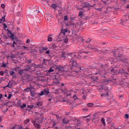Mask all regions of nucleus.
Instances as JSON below:
<instances>
[{
	"label": "nucleus",
	"mask_w": 129,
	"mask_h": 129,
	"mask_svg": "<svg viewBox=\"0 0 129 129\" xmlns=\"http://www.w3.org/2000/svg\"><path fill=\"white\" fill-rule=\"evenodd\" d=\"M7 66H8V63L3 62L2 65L1 66V67H7Z\"/></svg>",
	"instance_id": "nucleus-28"
},
{
	"label": "nucleus",
	"mask_w": 129,
	"mask_h": 129,
	"mask_svg": "<svg viewBox=\"0 0 129 129\" xmlns=\"http://www.w3.org/2000/svg\"><path fill=\"white\" fill-rule=\"evenodd\" d=\"M92 51L93 52H100V50H99V49L97 48V47L95 48L94 49H93Z\"/></svg>",
	"instance_id": "nucleus-27"
},
{
	"label": "nucleus",
	"mask_w": 129,
	"mask_h": 129,
	"mask_svg": "<svg viewBox=\"0 0 129 129\" xmlns=\"http://www.w3.org/2000/svg\"><path fill=\"white\" fill-rule=\"evenodd\" d=\"M24 70H21L20 71H19V74H20V75H21V76H22V75H23V74H24Z\"/></svg>",
	"instance_id": "nucleus-26"
},
{
	"label": "nucleus",
	"mask_w": 129,
	"mask_h": 129,
	"mask_svg": "<svg viewBox=\"0 0 129 129\" xmlns=\"http://www.w3.org/2000/svg\"><path fill=\"white\" fill-rule=\"evenodd\" d=\"M10 75H11V76L14 75V74H15L14 71H11L10 72Z\"/></svg>",
	"instance_id": "nucleus-42"
},
{
	"label": "nucleus",
	"mask_w": 129,
	"mask_h": 129,
	"mask_svg": "<svg viewBox=\"0 0 129 129\" xmlns=\"http://www.w3.org/2000/svg\"><path fill=\"white\" fill-rule=\"evenodd\" d=\"M63 42L64 43H68V38H64L63 39Z\"/></svg>",
	"instance_id": "nucleus-40"
},
{
	"label": "nucleus",
	"mask_w": 129,
	"mask_h": 129,
	"mask_svg": "<svg viewBox=\"0 0 129 129\" xmlns=\"http://www.w3.org/2000/svg\"><path fill=\"white\" fill-rule=\"evenodd\" d=\"M30 39H27V41H26V43L27 44H29V43H30Z\"/></svg>",
	"instance_id": "nucleus-60"
},
{
	"label": "nucleus",
	"mask_w": 129,
	"mask_h": 129,
	"mask_svg": "<svg viewBox=\"0 0 129 129\" xmlns=\"http://www.w3.org/2000/svg\"><path fill=\"white\" fill-rule=\"evenodd\" d=\"M1 98H3V94H0V99Z\"/></svg>",
	"instance_id": "nucleus-64"
},
{
	"label": "nucleus",
	"mask_w": 129,
	"mask_h": 129,
	"mask_svg": "<svg viewBox=\"0 0 129 129\" xmlns=\"http://www.w3.org/2000/svg\"><path fill=\"white\" fill-rule=\"evenodd\" d=\"M51 47L53 49H57V45L55 43H52L51 45Z\"/></svg>",
	"instance_id": "nucleus-22"
},
{
	"label": "nucleus",
	"mask_w": 129,
	"mask_h": 129,
	"mask_svg": "<svg viewBox=\"0 0 129 129\" xmlns=\"http://www.w3.org/2000/svg\"><path fill=\"white\" fill-rule=\"evenodd\" d=\"M113 56L116 57L117 61L118 62H124V59H122V55L119 54V52L115 51L113 53Z\"/></svg>",
	"instance_id": "nucleus-3"
},
{
	"label": "nucleus",
	"mask_w": 129,
	"mask_h": 129,
	"mask_svg": "<svg viewBox=\"0 0 129 129\" xmlns=\"http://www.w3.org/2000/svg\"><path fill=\"white\" fill-rule=\"evenodd\" d=\"M61 86H63L64 88H65L66 87L64 86L65 84H64V83H61Z\"/></svg>",
	"instance_id": "nucleus-59"
},
{
	"label": "nucleus",
	"mask_w": 129,
	"mask_h": 129,
	"mask_svg": "<svg viewBox=\"0 0 129 129\" xmlns=\"http://www.w3.org/2000/svg\"><path fill=\"white\" fill-rule=\"evenodd\" d=\"M31 96L35 97L37 93H35V90H30Z\"/></svg>",
	"instance_id": "nucleus-16"
},
{
	"label": "nucleus",
	"mask_w": 129,
	"mask_h": 129,
	"mask_svg": "<svg viewBox=\"0 0 129 129\" xmlns=\"http://www.w3.org/2000/svg\"><path fill=\"white\" fill-rule=\"evenodd\" d=\"M76 20V17H71L70 18V21H75Z\"/></svg>",
	"instance_id": "nucleus-39"
},
{
	"label": "nucleus",
	"mask_w": 129,
	"mask_h": 129,
	"mask_svg": "<svg viewBox=\"0 0 129 129\" xmlns=\"http://www.w3.org/2000/svg\"><path fill=\"white\" fill-rule=\"evenodd\" d=\"M86 95H83L82 99H86Z\"/></svg>",
	"instance_id": "nucleus-52"
},
{
	"label": "nucleus",
	"mask_w": 129,
	"mask_h": 129,
	"mask_svg": "<svg viewBox=\"0 0 129 129\" xmlns=\"http://www.w3.org/2000/svg\"><path fill=\"white\" fill-rule=\"evenodd\" d=\"M30 122V119H27L26 120H24L25 124H27V123H29Z\"/></svg>",
	"instance_id": "nucleus-29"
},
{
	"label": "nucleus",
	"mask_w": 129,
	"mask_h": 129,
	"mask_svg": "<svg viewBox=\"0 0 129 129\" xmlns=\"http://www.w3.org/2000/svg\"><path fill=\"white\" fill-rule=\"evenodd\" d=\"M47 60L43 59V61L42 62V64H46V61Z\"/></svg>",
	"instance_id": "nucleus-57"
},
{
	"label": "nucleus",
	"mask_w": 129,
	"mask_h": 129,
	"mask_svg": "<svg viewBox=\"0 0 129 129\" xmlns=\"http://www.w3.org/2000/svg\"><path fill=\"white\" fill-rule=\"evenodd\" d=\"M51 8H52V9H54V10H55L57 8V5L55 4H52L51 5Z\"/></svg>",
	"instance_id": "nucleus-25"
},
{
	"label": "nucleus",
	"mask_w": 129,
	"mask_h": 129,
	"mask_svg": "<svg viewBox=\"0 0 129 129\" xmlns=\"http://www.w3.org/2000/svg\"><path fill=\"white\" fill-rule=\"evenodd\" d=\"M64 21H68V16H64Z\"/></svg>",
	"instance_id": "nucleus-33"
},
{
	"label": "nucleus",
	"mask_w": 129,
	"mask_h": 129,
	"mask_svg": "<svg viewBox=\"0 0 129 129\" xmlns=\"http://www.w3.org/2000/svg\"><path fill=\"white\" fill-rule=\"evenodd\" d=\"M79 17H81L82 19L84 18V14H83V12L80 11L79 13Z\"/></svg>",
	"instance_id": "nucleus-17"
},
{
	"label": "nucleus",
	"mask_w": 129,
	"mask_h": 129,
	"mask_svg": "<svg viewBox=\"0 0 129 129\" xmlns=\"http://www.w3.org/2000/svg\"><path fill=\"white\" fill-rule=\"evenodd\" d=\"M16 77H17V76H16V75H13V76H12V78H13V79H15V78H16Z\"/></svg>",
	"instance_id": "nucleus-58"
},
{
	"label": "nucleus",
	"mask_w": 129,
	"mask_h": 129,
	"mask_svg": "<svg viewBox=\"0 0 129 129\" xmlns=\"http://www.w3.org/2000/svg\"><path fill=\"white\" fill-rule=\"evenodd\" d=\"M38 95H39V96H42V95H44L43 91H41L39 93Z\"/></svg>",
	"instance_id": "nucleus-34"
},
{
	"label": "nucleus",
	"mask_w": 129,
	"mask_h": 129,
	"mask_svg": "<svg viewBox=\"0 0 129 129\" xmlns=\"http://www.w3.org/2000/svg\"><path fill=\"white\" fill-rule=\"evenodd\" d=\"M82 5V7L83 8H92L93 7V6L89 5V3L88 2H85L83 3Z\"/></svg>",
	"instance_id": "nucleus-9"
},
{
	"label": "nucleus",
	"mask_w": 129,
	"mask_h": 129,
	"mask_svg": "<svg viewBox=\"0 0 129 129\" xmlns=\"http://www.w3.org/2000/svg\"><path fill=\"white\" fill-rule=\"evenodd\" d=\"M60 84L61 83H60V81L57 78L53 79V85H60Z\"/></svg>",
	"instance_id": "nucleus-8"
},
{
	"label": "nucleus",
	"mask_w": 129,
	"mask_h": 129,
	"mask_svg": "<svg viewBox=\"0 0 129 129\" xmlns=\"http://www.w3.org/2000/svg\"><path fill=\"white\" fill-rule=\"evenodd\" d=\"M10 82L8 83V84L5 87H8L9 88H12V85H10Z\"/></svg>",
	"instance_id": "nucleus-38"
},
{
	"label": "nucleus",
	"mask_w": 129,
	"mask_h": 129,
	"mask_svg": "<svg viewBox=\"0 0 129 129\" xmlns=\"http://www.w3.org/2000/svg\"><path fill=\"white\" fill-rule=\"evenodd\" d=\"M5 21H6V16L2 17V19H0V24L1 23H3V22H5Z\"/></svg>",
	"instance_id": "nucleus-21"
},
{
	"label": "nucleus",
	"mask_w": 129,
	"mask_h": 129,
	"mask_svg": "<svg viewBox=\"0 0 129 129\" xmlns=\"http://www.w3.org/2000/svg\"><path fill=\"white\" fill-rule=\"evenodd\" d=\"M1 7H2V9H5V4H2L1 5Z\"/></svg>",
	"instance_id": "nucleus-54"
},
{
	"label": "nucleus",
	"mask_w": 129,
	"mask_h": 129,
	"mask_svg": "<svg viewBox=\"0 0 129 129\" xmlns=\"http://www.w3.org/2000/svg\"><path fill=\"white\" fill-rule=\"evenodd\" d=\"M17 104L19 106H20V107H21L22 105V102H21V101H18L17 102Z\"/></svg>",
	"instance_id": "nucleus-36"
},
{
	"label": "nucleus",
	"mask_w": 129,
	"mask_h": 129,
	"mask_svg": "<svg viewBox=\"0 0 129 129\" xmlns=\"http://www.w3.org/2000/svg\"><path fill=\"white\" fill-rule=\"evenodd\" d=\"M86 42L87 43V44H89V43L91 42V39L89 38L88 40L86 41Z\"/></svg>",
	"instance_id": "nucleus-47"
},
{
	"label": "nucleus",
	"mask_w": 129,
	"mask_h": 129,
	"mask_svg": "<svg viewBox=\"0 0 129 129\" xmlns=\"http://www.w3.org/2000/svg\"><path fill=\"white\" fill-rule=\"evenodd\" d=\"M129 115L128 114H125L124 116V118H128Z\"/></svg>",
	"instance_id": "nucleus-50"
},
{
	"label": "nucleus",
	"mask_w": 129,
	"mask_h": 129,
	"mask_svg": "<svg viewBox=\"0 0 129 129\" xmlns=\"http://www.w3.org/2000/svg\"><path fill=\"white\" fill-rule=\"evenodd\" d=\"M55 125H56V122H53L52 126H55Z\"/></svg>",
	"instance_id": "nucleus-63"
},
{
	"label": "nucleus",
	"mask_w": 129,
	"mask_h": 129,
	"mask_svg": "<svg viewBox=\"0 0 129 129\" xmlns=\"http://www.w3.org/2000/svg\"><path fill=\"white\" fill-rule=\"evenodd\" d=\"M24 91L29 92V91H30V90H29V87H27V88L24 89Z\"/></svg>",
	"instance_id": "nucleus-41"
},
{
	"label": "nucleus",
	"mask_w": 129,
	"mask_h": 129,
	"mask_svg": "<svg viewBox=\"0 0 129 129\" xmlns=\"http://www.w3.org/2000/svg\"><path fill=\"white\" fill-rule=\"evenodd\" d=\"M36 105L38 106V107H40V106H42V103L40 102H37L36 103Z\"/></svg>",
	"instance_id": "nucleus-24"
},
{
	"label": "nucleus",
	"mask_w": 129,
	"mask_h": 129,
	"mask_svg": "<svg viewBox=\"0 0 129 129\" xmlns=\"http://www.w3.org/2000/svg\"><path fill=\"white\" fill-rule=\"evenodd\" d=\"M16 15L18 16V17H22V14L21 13V12H17Z\"/></svg>",
	"instance_id": "nucleus-35"
},
{
	"label": "nucleus",
	"mask_w": 129,
	"mask_h": 129,
	"mask_svg": "<svg viewBox=\"0 0 129 129\" xmlns=\"http://www.w3.org/2000/svg\"><path fill=\"white\" fill-rule=\"evenodd\" d=\"M72 53H66L65 52H62L61 57V58H63L64 60H66L67 59V57H71L72 56Z\"/></svg>",
	"instance_id": "nucleus-4"
},
{
	"label": "nucleus",
	"mask_w": 129,
	"mask_h": 129,
	"mask_svg": "<svg viewBox=\"0 0 129 129\" xmlns=\"http://www.w3.org/2000/svg\"><path fill=\"white\" fill-rule=\"evenodd\" d=\"M88 107H93V103H89L87 104Z\"/></svg>",
	"instance_id": "nucleus-23"
},
{
	"label": "nucleus",
	"mask_w": 129,
	"mask_h": 129,
	"mask_svg": "<svg viewBox=\"0 0 129 129\" xmlns=\"http://www.w3.org/2000/svg\"><path fill=\"white\" fill-rule=\"evenodd\" d=\"M34 125L35 127H37L38 129L40 128V124L37 123L36 122H34Z\"/></svg>",
	"instance_id": "nucleus-18"
},
{
	"label": "nucleus",
	"mask_w": 129,
	"mask_h": 129,
	"mask_svg": "<svg viewBox=\"0 0 129 129\" xmlns=\"http://www.w3.org/2000/svg\"><path fill=\"white\" fill-rule=\"evenodd\" d=\"M4 73H5L3 71H1L0 72V75H1V76H4Z\"/></svg>",
	"instance_id": "nucleus-51"
},
{
	"label": "nucleus",
	"mask_w": 129,
	"mask_h": 129,
	"mask_svg": "<svg viewBox=\"0 0 129 129\" xmlns=\"http://www.w3.org/2000/svg\"><path fill=\"white\" fill-rule=\"evenodd\" d=\"M88 48H90V49L92 50H94V49H96L97 48V46H96L95 45H93L92 46H91V44H90L88 46H87Z\"/></svg>",
	"instance_id": "nucleus-15"
},
{
	"label": "nucleus",
	"mask_w": 129,
	"mask_h": 129,
	"mask_svg": "<svg viewBox=\"0 0 129 129\" xmlns=\"http://www.w3.org/2000/svg\"><path fill=\"white\" fill-rule=\"evenodd\" d=\"M108 73H112V74H116L118 73V71L117 70V68L115 67H111L109 69V72L104 73V74L101 75V77H103L105 78V76L108 74Z\"/></svg>",
	"instance_id": "nucleus-2"
},
{
	"label": "nucleus",
	"mask_w": 129,
	"mask_h": 129,
	"mask_svg": "<svg viewBox=\"0 0 129 129\" xmlns=\"http://www.w3.org/2000/svg\"><path fill=\"white\" fill-rule=\"evenodd\" d=\"M43 93L44 95H47V94H49V90L47 89H44L43 90Z\"/></svg>",
	"instance_id": "nucleus-19"
},
{
	"label": "nucleus",
	"mask_w": 129,
	"mask_h": 129,
	"mask_svg": "<svg viewBox=\"0 0 129 129\" xmlns=\"http://www.w3.org/2000/svg\"><path fill=\"white\" fill-rule=\"evenodd\" d=\"M31 62H32V60H30V59L26 61L27 64H30V63H31Z\"/></svg>",
	"instance_id": "nucleus-53"
},
{
	"label": "nucleus",
	"mask_w": 129,
	"mask_h": 129,
	"mask_svg": "<svg viewBox=\"0 0 129 129\" xmlns=\"http://www.w3.org/2000/svg\"><path fill=\"white\" fill-rule=\"evenodd\" d=\"M11 129H23V126H22V125L15 124V126Z\"/></svg>",
	"instance_id": "nucleus-13"
},
{
	"label": "nucleus",
	"mask_w": 129,
	"mask_h": 129,
	"mask_svg": "<svg viewBox=\"0 0 129 129\" xmlns=\"http://www.w3.org/2000/svg\"><path fill=\"white\" fill-rule=\"evenodd\" d=\"M101 122L102 123V124L104 126H105L106 124H105V119L103 118L102 117L101 119Z\"/></svg>",
	"instance_id": "nucleus-20"
},
{
	"label": "nucleus",
	"mask_w": 129,
	"mask_h": 129,
	"mask_svg": "<svg viewBox=\"0 0 129 129\" xmlns=\"http://www.w3.org/2000/svg\"><path fill=\"white\" fill-rule=\"evenodd\" d=\"M83 110H84L85 111H87V110H88V109H87V108H84Z\"/></svg>",
	"instance_id": "nucleus-62"
},
{
	"label": "nucleus",
	"mask_w": 129,
	"mask_h": 129,
	"mask_svg": "<svg viewBox=\"0 0 129 129\" xmlns=\"http://www.w3.org/2000/svg\"><path fill=\"white\" fill-rule=\"evenodd\" d=\"M3 26L4 29H7L8 28V26H7V24L6 23L3 24Z\"/></svg>",
	"instance_id": "nucleus-46"
},
{
	"label": "nucleus",
	"mask_w": 129,
	"mask_h": 129,
	"mask_svg": "<svg viewBox=\"0 0 129 129\" xmlns=\"http://www.w3.org/2000/svg\"><path fill=\"white\" fill-rule=\"evenodd\" d=\"M118 73L119 74H121V75H123V74H126L127 75H129V74L125 71V70L123 69H121L118 71Z\"/></svg>",
	"instance_id": "nucleus-7"
},
{
	"label": "nucleus",
	"mask_w": 129,
	"mask_h": 129,
	"mask_svg": "<svg viewBox=\"0 0 129 129\" xmlns=\"http://www.w3.org/2000/svg\"><path fill=\"white\" fill-rule=\"evenodd\" d=\"M62 122L63 123V124H68V123H69L70 122V120H69L67 119V118L65 117L62 120Z\"/></svg>",
	"instance_id": "nucleus-11"
},
{
	"label": "nucleus",
	"mask_w": 129,
	"mask_h": 129,
	"mask_svg": "<svg viewBox=\"0 0 129 129\" xmlns=\"http://www.w3.org/2000/svg\"><path fill=\"white\" fill-rule=\"evenodd\" d=\"M72 102H70L71 104H72V103H74V101H76V100H78V97L76 96V95H74L72 97Z\"/></svg>",
	"instance_id": "nucleus-10"
},
{
	"label": "nucleus",
	"mask_w": 129,
	"mask_h": 129,
	"mask_svg": "<svg viewBox=\"0 0 129 129\" xmlns=\"http://www.w3.org/2000/svg\"><path fill=\"white\" fill-rule=\"evenodd\" d=\"M90 52V51H83V53H85V54H88Z\"/></svg>",
	"instance_id": "nucleus-55"
},
{
	"label": "nucleus",
	"mask_w": 129,
	"mask_h": 129,
	"mask_svg": "<svg viewBox=\"0 0 129 129\" xmlns=\"http://www.w3.org/2000/svg\"><path fill=\"white\" fill-rule=\"evenodd\" d=\"M10 33L11 35V36H10V38H14V34H13L11 31H10Z\"/></svg>",
	"instance_id": "nucleus-56"
},
{
	"label": "nucleus",
	"mask_w": 129,
	"mask_h": 129,
	"mask_svg": "<svg viewBox=\"0 0 129 129\" xmlns=\"http://www.w3.org/2000/svg\"><path fill=\"white\" fill-rule=\"evenodd\" d=\"M96 80H98V77H96L93 78V81H96Z\"/></svg>",
	"instance_id": "nucleus-48"
},
{
	"label": "nucleus",
	"mask_w": 129,
	"mask_h": 129,
	"mask_svg": "<svg viewBox=\"0 0 129 129\" xmlns=\"http://www.w3.org/2000/svg\"><path fill=\"white\" fill-rule=\"evenodd\" d=\"M29 90H33L32 89H33V90H35V88H34V87L32 86V85H30V87H29Z\"/></svg>",
	"instance_id": "nucleus-31"
},
{
	"label": "nucleus",
	"mask_w": 129,
	"mask_h": 129,
	"mask_svg": "<svg viewBox=\"0 0 129 129\" xmlns=\"http://www.w3.org/2000/svg\"><path fill=\"white\" fill-rule=\"evenodd\" d=\"M47 41H48V42H52V41H53V39H52V37H49L47 39Z\"/></svg>",
	"instance_id": "nucleus-37"
},
{
	"label": "nucleus",
	"mask_w": 129,
	"mask_h": 129,
	"mask_svg": "<svg viewBox=\"0 0 129 129\" xmlns=\"http://www.w3.org/2000/svg\"><path fill=\"white\" fill-rule=\"evenodd\" d=\"M53 71H54V70H53V69H52V68H51L49 70L48 72L51 73V72H53Z\"/></svg>",
	"instance_id": "nucleus-44"
},
{
	"label": "nucleus",
	"mask_w": 129,
	"mask_h": 129,
	"mask_svg": "<svg viewBox=\"0 0 129 129\" xmlns=\"http://www.w3.org/2000/svg\"><path fill=\"white\" fill-rule=\"evenodd\" d=\"M69 65H66L64 67L61 66H55V71L58 72V73H63L64 71H75L76 70V68H79L80 70H83V69L81 67H79V64L77 63L75 58L72 57L70 60H69Z\"/></svg>",
	"instance_id": "nucleus-1"
},
{
	"label": "nucleus",
	"mask_w": 129,
	"mask_h": 129,
	"mask_svg": "<svg viewBox=\"0 0 129 129\" xmlns=\"http://www.w3.org/2000/svg\"><path fill=\"white\" fill-rule=\"evenodd\" d=\"M68 32V30L67 29H62L61 30V32L59 34V35H57L58 39H61V38H63V36H62V35H65L66 33Z\"/></svg>",
	"instance_id": "nucleus-5"
},
{
	"label": "nucleus",
	"mask_w": 129,
	"mask_h": 129,
	"mask_svg": "<svg viewBox=\"0 0 129 129\" xmlns=\"http://www.w3.org/2000/svg\"><path fill=\"white\" fill-rule=\"evenodd\" d=\"M33 107H34L33 105H28L27 106V108H29V109H32V108H33Z\"/></svg>",
	"instance_id": "nucleus-32"
},
{
	"label": "nucleus",
	"mask_w": 129,
	"mask_h": 129,
	"mask_svg": "<svg viewBox=\"0 0 129 129\" xmlns=\"http://www.w3.org/2000/svg\"><path fill=\"white\" fill-rule=\"evenodd\" d=\"M45 54H50V51L47 50V51L45 52Z\"/></svg>",
	"instance_id": "nucleus-61"
},
{
	"label": "nucleus",
	"mask_w": 129,
	"mask_h": 129,
	"mask_svg": "<svg viewBox=\"0 0 129 129\" xmlns=\"http://www.w3.org/2000/svg\"><path fill=\"white\" fill-rule=\"evenodd\" d=\"M12 94H9L8 95V99H11V97H12Z\"/></svg>",
	"instance_id": "nucleus-49"
},
{
	"label": "nucleus",
	"mask_w": 129,
	"mask_h": 129,
	"mask_svg": "<svg viewBox=\"0 0 129 129\" xmlns=\"http://www.w3.org/2000/svg\"><path fill=\"white\" fill-rule=\"evenodd\" d=\"M80 124H81V121H80V120H78L77 124V125H80Z\"/></svg>",
	"instance_id": "nucleus-45"
},
{
	"label": "nucleus",
	"mask_w": 129,
	"mask_h": 129,
	"mask_svg": "<svg viewBox=\"0 0 129 129\" xmlns=\"http://www.w3.org/2000/svg\"><path fill=\"white\" fill-rule=\"evenodd\" d=\"M31 68H32V66L30 64H27L25 66V69H24V71H29V70H31Z\"/></svg>",
	"instance_id": "nucleus-12"
},
{
	"label": "nucleus",
	"mask_w": 129,
	"mask_h": 129,
	"mask_svg": "<svg viewBox=\"0 0 129 129\" xmlns=\"http://www.w3.org/2000/svg\"><path fill=\"white\" fill-rule=\"evenodd\" d=\"M82 94H84V95H87V92H86V90H83V92H82Z\"/></svg>",
	"instance_id": "nucleus-43"
},
{
	"label": "nucleus",
	"mask_w": 129,
	"mask_h": 129,
	"mask_svg": "<svg viewBox=\"0 0 129 129\" xmlns=\"http://www.w3.org/2000/svg\"><path fill=\"white\" fill-rule=\"evenodd\" d=\"M69 26H72L74 28H76V27H77L76 24H75V23H74L73 21H71L70 20L69 23Z\"/></svg>",
	"instance_id": "nucleus-14"
},
{
	"label": "nucleus",
	"mask_w": 129,
	"mask_h": 129,
	"mask_svg": "<svg viewBox=\"0 0 129 129\" xmlns=\"http://www.w3.org/2000/svg\"><path fill=\"white\" fill-rule=\"evenodd\" d=\"M108 90H105L101 94V97H108Z\"/></svg>",
	"instance_id": "nucleus-6"
},
{
	"label": "nucleus",
	"mask_w": 129,
	"mask_h": 129,
	"mask_svg": "<svg viewBox=\"0 0 129 129\" xmlns=\"http://www.w3.org/2000/svg\"><path fill=\"white\" fill-rule=\"evenodd\" d=\"M26 106H27V105H26V104L24 103L22 105L20 106V107L22 109H24L26 107Z\"/></svg>",
	"instance_id": "nucleus-30"
}]
</instances>
